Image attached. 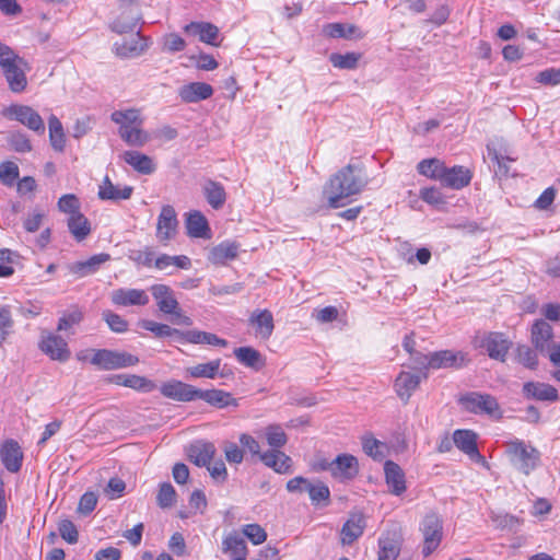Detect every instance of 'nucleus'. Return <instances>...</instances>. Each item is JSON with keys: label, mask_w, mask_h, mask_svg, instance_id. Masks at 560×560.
Returning a JSON list of instances; mask_svg holds the SVG:
<instances>
[{"label": "nucleus", "mask_w": 560, "mask_h": 560, "mask_svg": "<svg viewBox=\"0 0 560 560\" xmlns=\"http://www.w3.org/2000/svg\"><path fill=\"white\" fill-rule=\"evenodd\" d=\"M202 192L208 203L215 210L221 209L226 201V192L219 182L207 179L202 185Z\"/></svg>", "instance_id": "35"}, {"label": "nucleus", "mask_w": 560, "mask_h": 560, "mask_svg": "<svg viewBox=\"0 0 560 560\" xmlns=\"http://www.w3.org/2000/svg\"><path fill=\"white\" fill-rule=\"evenodd\" d=\"M361 55L358 52L331 54L329 61L335 68L352 70L358 67Z\"/></svg>", "instance_id": "48"}, {"label": "nucleus", "mask_w": 560, "mask_h": 560, "mask_svg": "<svg viewBox=\"0 0 560 560\" xmlns=\"http://www.w3.org/2000/svg\"><path fill=\"white\" fill-rule=\"evenodd\" d=\"M523 395L527 399H536L541 401H557L559 394L557 388L550 384L540 382H527L523 385Z\"/></svg>", "instance_id": "21"}, {"label": "nucleus", "mask_w": 560, "mask_h": 560, "mask_svg": "<svg viewBox=\"0 0 560 560\" xmlns=\"http://www.w3.org/2000/svg\"><path fill=\"white\" fill-rule=\"evenodd\" d=\"M82 319L83 313L78 307H74L60 317L57 329L59 331L68 330L72 326L80 324Z\"/></svg>", "instance_id": "56"}, {"label": "nucleus", "mask_w": 560, "mask_h": 560, "mask_svg": "<svg viewBox=\"0 0 560 560\" xmlns=\"http://www.w3.org/2000/svg\"><path fill=\"white\" fill-rule=\"evenodd\" d=\"M109 258H110V256L108 254H105V253L97 254V255L92 256L91 258H89L85 261L74 262L70 267V271L80 278L86 277L89 275L94 273L98 269V267L102 264L109 260Z\"/></svg>", "instance_id": "38"}, {"label": "nucleus", "mask_w": 560, "mask_h": 560, "mask_svg": "<svg viewBox=\"0 0 560 560\" xmlns=\"http://www.w3.org/2000/svg\"><path fill=\"white\" fill-rule=\"evenodd\" d=\"M8 142L14 151L20 153L30 152L32 150L28 138L22 132H12L8 137Z\"/></svg>", "instance_id": "58"}, {"label": "nucleus", "mask_w": 560, "mask_h": 560, "mask_svg": "<svg viewBox=\"0 0 560 560\" xmlns=\"http://www.w3.org/2000/svg\"><path fill=\"white\" fill-rule=\"evenodd\" d=\"M459 401L470 412L487 413L489 416L500 415L497 399L489 394L469 393L462 396Z\"/></svg>", "instance_id": "9"}, {"label": "nucleus", "mask_w": 560, "mask_h": 560, "mask_svg": "<svg viewBox=\"0 0 560 560\" xmlns=\"http://www.w3.org/2000/svg\"><path fill=\"white\" fill-rule=\"evenodd\" d=\"M242 532L254 545H260L267 539L266 530L258 524L244 525Z\"/></svg>", "instance_id": "57"}, {"label": "nucleus", "mask_w": 560, "mask_h": 560, "mask_svg": "<svg viewBox=\"0 0 560 560\" xmlns=\"http://www.w3.org/2000/svg\"><path fill=\"white\" fill-rule=\"evenodd\" d=\"M57 207L60 212L72 217L80 212L81 203L74 194H67L59 198Z\"/></svg>", "instance_id": "51"}, {"label": "nucleus", "mask_w": 560, "mask_h": 560, "mask_svg": "<svg viewBox=\"0 0 560 560\" xmlns=\"http://www.w3.org/2000/svg\"><path fill=\"white\" fill-rule=\"evenodd\" d=\"M465 355L462 352L442 350L430 353V369L459 368L464 364Z\"/></svg>", "instance_id": "31"}, {"label": "nucleus", "mask_w": 560, "mask_h": 560, "mask_svg": "<svg viewBox=\"0 0 560 560\" xmlns=\"http://www.w3.org/2000/svg\"><path fill=\"white\" fill-rule=\"evenodd\" d=\"M212 94V86L205 82L185 84L178 90V95L185 103H197L211 97Z\"/></svg>", "instance_id": "27"}, {"label": "nucleus", "mask_w": 560, "mask_h": 560, "mask_svg": "<svg viewBox=\"0 0 560 560\" xmlns=\"http://www.w3.org/2000/svg\"><path fill=\"white\" fill-rule=\"evenodd\" d=\"M553 329L544 319H538L532 327L530 340L535 349L540 353H546L547 348L552 343Z\"/></svg>", "instance_id": "26"}, {"label": "nucleus", "mask_w": 560, "mask_h": 560, "mask_svg": "<svg viewBox=\"0 0 560 560\" xmlns=\"http://www.w3.org/2000/svg\"><path fill=\"white\" fill-rule=\"evenodd\" d=\"M428 374L424 372L421 375L411 372L402 371L395 380V390L398 397L407 402L412 393L418 388L421 378H427Z\"/></svg>", "instance_id": "19"}, {"label": "nucleus", "mask_w": 560, "mask_h": 560, "mask_svg": "<svg viewBox=\"0 0 560 560\" xmlns=\"http://www.w3.org/2000/svg\"><path fill=\"white\" fill-rule=\"evenodd\" d=\"M138 21V14L128 18L125 16V13H122L112 23V30L118 34L132 32L136 28Z\"/></svg>", "instance_id": "54"}, {"label": "nucleus", "mask_w": 560, "mask_h": 560, "mask_svg": "<svg viewBox=\"0 0 560 560\" xmlns=\"http://www.w3.org/2000/svg\"><path fill=\"white\" fill-rule=\"evenodd\" d=\"M221 366V360L217 359L207 363H200L194 366L188 368L186 371L189 374V376L199 378V377H206V378H214L220 370Z\"/></svg>", "instance_id": "43"}, {"label": "nucleus", "mask_w": 560, "mask_h": 560, "mask_svg": "<svg viewBox=\"0 0 560 560\" xmlns=\"http://www.w3.org/2000/svg\"><path fill=\"white\" fill-rule=\"evenodd\" d=\"M122 159L135 171L141 174L149 175L155 171V164L153 160L149 155H145L138 151H126L122 154Z\"/></svg>", "instance_id": "37"}, {"label": "nucleus", "mask_w": 560, "mask_h": 560, "mask_svg": "<svg viewBox=\"0 0 560 560\" xmlns=\"http://www.w3.org/2000/svg\"><path fill=\"white\" fill-rule=\"evenodd\" d=\"M184 32L191 36H197L200 42L212 46H219V28L209 22H190L184 26Z\"/></svg>", "instance_id": "22"}, {"label": "nucleus", "mask_w": 560, "mask_h": 560, "mask_svg": "<svg viewBox=\"0 0 560 560\" xmlns=\"http://www.w3.org/2000/svg\"><path fill=\"white\" fill-rule=\"evenodd\" d=\"M444 162L439 159H425L419 162L417 170L421 175L440 180Z\"/></svg>", "instance_id": "47"}, {"label": "nucleus", "mask_w": 560, "mask_h": 560, "mask_svg": "<svg viewBox=\"0 0 560 560\" xmlns=\"http://www.w3.org/2000/svg\"><path fill=\"white\" fill-rule=\"evenodd\" d=\"M385 482L388 491L394 495H401L406 487V477L404 470L393 460H386L384 464Z\"/></svg>", "instance_id": "17"}, {"label": "nucleus", "mask_w": 560, "mask_h": 560, "mask_svg": "<svg viewBox=\"0 0 560 560\" xmlns=\"http://www.w3.org/2000/svg\"><path fill=\"white\" fill-rule=\"evenodd\" d=\"M266 440L272 450H279L288 442V436L280 425L272 424L266 428Z\"/></svg>", "instance_id": "49"}, {"label": "nucleus", "mask_w": 560, "mask_h": 560, "mask_svg": "<svg viewBox=\"0 0 560 560\" xmlns=\"http://www.w3.org/2000/svg\"><path fill=\"white\" fill-rule=\"evenodd\" d=\"M516 360L525 368L534 370L538 364L536 352L526 345H518L516 348Z\"/></svg>", "instance_id": "52"}, {"label": "nucleus", "mask_w": 560, "mask_h": 560, "mask_svg": "<svg viewBox=\"0 0 560 560\" xmlns=\"http://www.w3.org/2000/svg\"><path fill=\"white\" fill-rule=\"evenodd\" d=\"M475 346L485 349L491 359L505 362L512 341L503 332L490 331L476 336Z\"/></svg>", "instance_id": "6"}, {"label": "nucleus", "mask_w": 560, "mask_h": 560, "mask_svg": "<svg viewBox=\"0 0 560 560\" xmlns=\"http://www.w3.org/2000/svg\"><path fill=\"white\" fill-rule=\"evenodd\" d=\"M362 448L368 456L375 460H382L385 457L386 445L376 440L371 433L362 436Z\"/></svg>", "instance_id": "44"}, {"label": "nucleus", "mask_w": 560, "mask_h": 560, "mask_svg": "<svg viewBox=\"0 0 560 560\" xmlns=\"http://www.w3.org/2000/svg\"><path fill=\"white\" fill-rule=\"evenodd\" d=\"M423 536L422 553L430 556L440 546L443 538L442 518L434 512L428 513L420 526Z\"/></svg>", "instance_id": "7"}, {"label": "nucleus", "mask_w": 560, "mask_h": 560, "mask_svg": "<svg viewBox=\"0 0 560 560\" xmlns=\"http://www.w3.org/2000/svg\"><path fill=\"white\" fill-rule=\"evenodd\" d=\"M59 533L60 536L69 544H74L78 541V529L75 525L69 521L63 520L59 523Z\"/></svg>", "instance_id": "61"}, {"label": "nucleus", "mask_w": 560, "mask_h": 560, "mask_svg": "<svg viewBox=\"0 0 560 560\" xmlns=\"http://www.w3.org/2000/svg\"><path fill=\"white\" fill-rule=\"evenodd\" d=\"M186 42L177 34L171 33L163 37V50L168 52H178L184 50Z\"/></svg>", "instance_id": "59"}, {"label": "nucleus", "mask_w": 560, "mask_h": 560, "mask_svg": "<svg viewBox=\"0 0 560 560\" xmlns=\"http://www.w3.org/2000/svg\"><path fill=\"white\" fill-rule=\"evenodd\" d=\"M307 493L310 495V499L314 505H327L329 503L330 498V491L329 488L320 482L317 481L315 483L310 481Z\"/></svg>", "instance_id": "46"}, {"label": "nucleus", "mask_w": 560, "mask_h": 560, "mask_svg": "<svg viewBox=\"0 0 560 560\" xmlns=\"http://www.w3.org/2000/svg\"><path fill=\"white\" fill-rule=\"evenodd\" d=\"M368 183L366 175L359 166L348 164L329 178L324 187V196L330 208H341L350 202L352 196L361 194Z\"/></svg>", "instance_id": "1"}, {"label": "nucleus", "mask_w": 560, "mask_h": 560, "mask_svg": "<svg viewBox=\"0 0 560 560\" xmlns=\"http://www.w3.org/2000/svg\"><path fill=\"white\" fill-rule=\"evenodd\" d=\"M178 220L175 209L170 206H163L156 223V238L166 244L173 240L177 233Z\"/></svg>", "instance_id": "10"}, {"label": "nucleus", "mask_w": 560, "mask_h": 560, "mask_svg": "<svg viewBox=\"0 0 560 560\" xmlns=\"http://www.w3.org/2000/svg\"><path fill=\"white\" fill-rule=\"evenodd\" d=\"M453 440L455 445L472 460H483L477 447L476 434L472 431L456 430L453 434Z\"/></svg>", "instance_id": "29"}, {"label": "nucleus", "mask_w": 560, "mask_h": 560, "mask_svg": "<svg viewBox=\"0 0 560 560\" xmlns=\"http://www.w3.org/2000/svg\"><path fill=\"white\" fill-rule=\"evenodd\" d=\"M234 355L240 363L256 371L260 370L265 365V360L260 352L252 347L236 348L234 350Z\"/></svg>", "instance_id": "40"}, {"label": "nucleus", "mask_w": 560, "mask_h": 560, "mask_svg": "<svg viewBox=\"0 0 560 560\" xmlns=\"http://www.w3.org/2000/svg\"><path fill=\"white\" fill-rule=\"evenodd\" d=\"M248 322L255 327L256 336L264 340L269 339L273 332V316L268 310H255L249 316Z\"/></svg>", "instance_id": "28"}, {"label": "nucleus", "mask_w": 560, "mask_h": 560, "mask_svg": "<svg viewBox=\"0 0 560 560\" xmlns=\"http://www.w3.org/2000/svg\"><path fill=\"white\" fill-rule=\"evenodd\" d=\"M471 180V173L464 166L447 167L445 164L440 177L442 185L452 189H460Z\"/></svg>", "instance_id": "18"}, {"label": "nucleus", "mask_w": 560, "mask_h": 560, "mask_svg": "<svg viewBox=\"0 0 560 560\" xmlns=\"http://www.w3.org/2000/svg\"><path fill=\"white\" fill-rule=\"evenodd\" d=\"M26 70H30L27 62L22 58V62H11L2 69L3 75L7 79L9 88L14 93H20L25 90Z\"/></svg>", "instance_id": "15"}, {"label": "nucleus", "mask_w": 560, "mask_h": 560, "mask_svg": "<svg viewBox=\"0 0 560 560\" xmlns=\"http://www.w3.org/2000/svg\"><path fill=\"white\" fill-rule=\"evenodd\" d=\"M226 460L230 464H241L244 459V452L233 442H226L223 447Z\"/></svg>", "instance_id": "62"}, {"label": "nucleus", "mask_w": 560, "mask_h": 560, "mask_svg": "<svg viewBox=\"0 0 560 560\" xmlns=\"http://www.w3.org/2000/svg\"><path fill=\"white\" fill-rule=\"evenodd\" d=\"M176 497L174 487L170 482H163L160 485L156 503L162 509H168L175 503Z\"/></svg>", "instance_id": "50"}, {"label": "nucleus", "mask_w": 560, "mask_h": 560, "mask_svg": "<svg viewBox=\"0 0 560 560\" xmlns=\"http://www.w3.org/2000/svg\"><path fill=\"white\" fill-rule=\"evenodd\" d=\"M260 460L278 474L292 471V459L280 450H270L260 455Z\"/></svg>", "instance_id": "30"}, {"label": "nucleus", "mask_w": 560, "mask_h": 560, "mask_svg": "<svg viewBox=\"0 0 560 560\" xmlns=\"http://www.w3.org/2000/svg\"><path fill=\"white\" fill-rule=\"evenodd\" d=\"M160 392L166 398L187 402L197 399L198 388H195L190 384H186L177 380H172L163 383L160 387Z\"/></svg>", "instance_id": "12"}, {"label": "nucleus", "mask_w": 560, "mask_h": 560, "mask_svg": "<svg viewBox=\"0 0 560 560\" xmlns=\"http://www.w3.org/2000/svg\"><path fill=\"white\" fill-rule=\"evenodd\" d=\"M197 399H202L207 404L217 407L224 408L228 406H237V400L232 395L222 389H198Z\"/></svg>", "instance_id": "32"}, {"label": "nucleus", "mask_w": 560, "mask_h": 560, "mask_svg": "<svg viewBox=\"0 0 560 560\" xmlns=\"http://www.w3.org/2000/svg\"><path fill=\"white\" fill-rule=\"evenodd\" d=\"M0 458L10 472H18L22 466L23 453L14 440L5 441L0 448Z\"/></svg>", "instance_id": "23"}, {"label": "nucleus", "mask_w": 560, "mask_h": 560, "mask_svg": "<svg viewBox=\"0 0 560 560\" xmlns=\"http://www.w3.org/2000/svg\"><path fill=\"white\" fill-rule=\"evenodd\" d=\"M19 177V167L13 162H3L0 164V180L5 186H13Z\"/></svg>", "instance_id": "55"}, {"label": "nucleus", "mask_w": 560, "mask_h": 560, "mask_svg": "<svg viewBox=\"0 0 560 560\" xmlns=\"http://www.w3.org/2000/svg\"><path fill=\"white\" fill-rule=\"evenodd\" d=\"M148 48L144 38L140 36L139 32L133 34L129 39H124L121 43L114 44V51L120 58H135L142 55Z\"/></svg>", "instance_id": "25"}, {"label": "nucleus", "mask_w": 560, "mask_h": 560, "mask_svg": "<svg viewBox=\"0 0 560 560\" xmlns=\"http://www.w3.org/2000/svg\"><path fill=\"white\" fill-rule=\"evenodd\" d=\"M182 340H185L189 343H195V345L206 343V345H211V346H217V347H226L228 346V341L225 339H222L214 334L207 332V331H200V330H196V329L183 331Z\"/></svg>", "instance_id": "39"}, {"label": "nucleus", "mask_w": 560, "mask_h": 560, "mask_svg": "<svg viewBox=\"0 0 560 560\" xmlns=\"http://www.w3.org/2000/svg\"><path fill=\"white\" fill-rule=\"evenodd\" d=\"M112 121L119 126V137L132 147H143L149 140V135L142 129L143 118L138 108L115 110L110 115Z\"/></svg>", "instance_id": "2"}, {"label": "nucleus", "mask_w": 560, "mask_h": 560, "mask_svg": "<svg viewBox=\"0 0 560 560\" xmlns=\"http://www.w3.org/2000/svg\"><path fill=\"white\" fill-rule=\"evenodd\" d=\"M67 225L70 234L78 241L81 242L88 237L91 233L90 221L85 218L81 211L72 217H68Z\"/></svg>", "instance_id": "41"}, {"label": "nucleus", "mask_w": 560, "mask_h": 560, "mask_svg": "<svg viewBox=\"0 0 560 560\" xmlns=\"http://www.w3.org/2000/svg\"><path fill=\"white\" fill-rule=\"evenodd\" d=\"M187 456L198 467L208 466L213 459L217 450L213 443L208 441H195L186 448Z\"/></svg>", "instance_id": "14"}, {"label": "nucleus", "mask_w": 560, "mask_h": 560, "mask_svg": "<svg viewBox=\"0 0 560 560\" xmlns=\"http://www.w3.org/2000/svg\"><path fill=\"white\" fill-rule=\"evenodd\" d=\"M536 80L542 84L558 85L560 84V70L555 68L546 69L537 74Z\"/></svg>", "instance_id": "64"}, {"label": "nucleus", "mask_w": 560, "mask_h": 560, "mask_svg": "<svg viewBox=\"0 0 560 560\" xmlns=\"http://www.w3.org/2000/svg\"><path fill=\"white\" fill-rule=\"evenodd\" d=\"M140 326L143 329L153 332L155 335V337L162 338V337L176 336L182 340L183 331H180L179 329H176V328H172L171 326H168L166 324H160V323H156L153 320L144 319L140 323Z\"/></svg>", "instance_id": "45"}, {"label": "nucleus", "mask_w": 560, "mask_h": 560, "mask_svg": "<svg viewBox=\"0 0 560 560\" xmlns=\"http://www.w3.org/2000/svg\"><path fill=\"white\" fill-rule=\"evenodd\" d=\"M238 245L234 242H222L211 248L208 259L213 265H224L236 258Z\"/></svg>", "instance_id": "36"}, {"label": "nucleus", "mask_w": 560, "mask_h": 560, "mask_svg": "<svg viewBox=\"0 0 560 560\" xmlns=\"http://www.w3.org/2000/svg\"><path fill=\"white\" fill-rule=\"evenodd\" d=\"M378 560H396L400 552V538L396 533L383 534L378 539Z\"/></svg>", "instance_id": "33"}, {"label": "nucleus", "mask_w": 560, "mask_h": 560, "mask_svg": "<svg viewBox=\"0 0 560 560\" xmlns=\"http://www.w3.org/2000/svg\"><path fill=\"white\" fill-rule=\"evenodd\" d=\"M108 381L140 393H150L156 388V384L153 381L136 374H116L112 375Z\"/></svg>", "instance_id": "20"}, {"label": "nucleus", "mask_w": 560, "mask_h": 560, "mask_svg": "<svg viewBox=\"0 0 560 560\" xmlns=\"http://www.w3.org/2000/svg\"><path fill=\"white\" fill-rule=\"evenodd\" d=\"M90 363L101 370L110 371L135 366L139 363V358L126 351L98 349L93 352Z\"/></svg>", "instance_id": "5"}, {"label": "nucleus", "mask_w": 560, "mask_h": 560, "mask_svg": "<svg viewBox=\"0 0 560 560\" xmlns=\"http://www.w3.org/2000/svg\"><path fill=\"white\" fill-rule=\"evenodd\" d=\"M102 316L112 331L117 334L127 331L128 322L120 315L107 310L102 313Z\"/></svg>", "instance_id": "53"}, {"label": "nucleus", "mask_w": 560, "mask_h": 560, "mask_svg": "<svg viewBox=\"0 0 560 560\" xmlns=\"http://www.w3.org/2000/svg\"><path fill=\"white\" fill-rule=\"evenodd\" d=\"M323 468L329 470L336 478L351 479L358 474L359 464L358 459L353 455L341 454L332 462L323 466Z\"/></svg>", "instance_id": "13"}, {"label": "nucleus", "mask_w": 560, "mask_h": 560, "mask_svg": "<svg viewBox=\"0 0 560 560\" xmlns=\"http://www.w3.org/2000/svg\"><path fill=\"white\" fill-rule=\"evenodd\" d=\"M505 454L512 466L525 475L534 470L539 462V452L517 439L505 443Z\"/></svg>", "instance_id": "3"}, {"label": "nucleus", "mask_w": 560, "mask_h": 560, "mask_svg": "<svg viewBox=\"0 0 560 560\" xmlns=\"http://www.w3.org/2000/svg\"><path fill=\"white\" fill-rule=\"evenodd\" d=\"M365 525V518L362 513H351L341 528V542L343 545H351L362 536Z\"/></svg>", "instance_id": "24"}, {"label": "nucleus", "mask_w": 560, "mask_h": 560, "mask_svg": "<svg viewBox=\"0 0 560 560\" xmlns=\"http://www.w3.org/2000/svg\"><path fill=\"white\" fill-rule=\"evenodd\" d=\"M112 303L117 306L147 305L149 295L141 289H116L110 293Z\"/></svg>", "instance_id": "16"}, {"label": "nucleus", "mask_w": 560, "mask_h": 560, "mask_svg": "<svg viewBox=\"0 0 560 560\" xmlns=\"http://www.w3.org/2000/svg\"><path fill=\"white\" fill-rule=\"evenodd\" d=\"M11 62H22V57L16 55L13 49L0 42V68L1 70Z\"/></svg>", "instance_id": "63"}, {"label": "nucleus", "mask_w": 560, "mask_h": 560, "mask_svg": "<svg viewBox=\"0 0 560 560\" xmlns=\"http://www.w3.org/2000/svg\"><path fill=\"white\" fill-rule=\"evenodd\" d=\"M12 326L10 308L8 306L0 307V346L9 336Z\"/></svg>", "instance_id": "60"}, {"label": "nucleus", "mask_w": 560, "mask_h": 560, "mask_svg": "<svg viewBox=\"0 0 560 560\" xmlns=\"http://www.w3.org/2000/svg\"><path fill=\"white\" fill-rule=\"evenodd\" d=\"M186 229L191 237H205L209 231L208 221L201 212H191L186 220Z\"/></svg>", "instance_id": "42"}, {"label": "nucleus", "mask_w": 560, "mask_h": 560, "mask_svg": "<svg viewBox=\"0 0 560 560\" xmlns=\"http://www.w3.org/2000/svg\"><path fill=\"white\" fill-rule=\"evenodd\" d=\"M152 296L156 301L159 311L163 314L172 315V323L176 325L190 326L192 320L189 316L182 313L180 306L173 290L166 284H153L150 288Z\"/></svg>", "instance_id": "4"}, {"label": "nucleus", "mask_w": 560, "mask_h": 560, "mask_svg": "<svg viewBox=\"0 0 560 560\" xmlns=\"http://www.w3.org/2000/svg\"><path fill=\"white\" fill-rule=\"evenodd\" d=\"M133 188L131 186H124L119 188L115 186L108 176H106L98 187V197L102 200H127L131 197Z\"/></svg>", "instance_id": "34"}, {"label": "nucleus", "mask_w": 560, "mask_h": 560, "mask_svg": "<svg viewBox=\"0 0 560 560\" xmlns=\"http://www.w3.org/2000/svg\"><path fill=\"white\" fill-rule=\"evenodd\" d=\"M39 349L51 360L59 362H66L71 355L67 341L54 334H47L42 337Z\"/></svg>", "instance_id": "11"}, {"label": "nucleus", "mask_w": 560, "mask_h": 560, "mask_svg": "<svg viewBox=\"0 0 560 560\" xmlns=\"http://www.w3.org/2000/svg\"><path fill=\"white\" fill-rule=\"evenodd\" d=\"M1 114L16 120L28 129L43 135L45 132V124L40 115L27 105L13 104L2 109Z\"/></svg>", "instance_id": "8"}]
</instances>
